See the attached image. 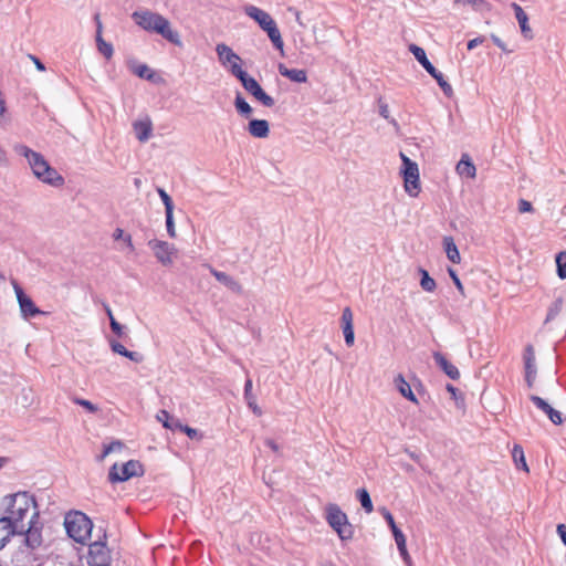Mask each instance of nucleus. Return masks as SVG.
I'll return each instance as SVG.
<instances>
[{"instance_id": "1", "label": "nucleus", "mask_w": 566, "mask_h": 566, "mask_svg": "<svg viewBox=\"0 0 566 566\" xmlns=\"http://www.w3.org/2000/svg\"><path fill=\"white\" fill-rule=\"evenodd\" d=\"M13 150L28 160L33 175L39 180L52 187H62L64 185L63 176L60 175L55 168L50 166L42 154L34 151L23 144H15Z\"/></svg>"}, {"instance_id": "2", "label": "nucleus", "mask_w": 566, "mask_h": 566, "mask_svg": "<svg viewBox=\"0 0 566 566\" xmlns=\"http://www.w3.org/2000/svg\"><path fill=\"white\" fill-rule=\"evenodd\" d=\"M144 30L161 35L169 43L182 46L179 32L171 28V23L164 15L144 10Z\"/></svg>"}, {"instance_id": "3", "label": "nucleus", "mask_w": 566, "mask_h": 566, "mask_svg": "<svg viewBox=\"0 0 566 566\" xmlns=\"http://www.w3.org/2000/svg\"><path fill=\"white\" fill-rule=\"evenodd\" d=\"M244 13L249 18L253 19L259 27L266 32L275 49L280 51L283 50L284 42L282 40L281 32L274 19L266 11L250 4L244 7Z\"/></svg>"}, {"instance_id": "4", "label": "nucleus", "mask_w": 566, "mask_h": 566, "mask_svg": "<svg viewBox=\"0 0 566 566\" xmlns=\"http://www.w3.org/2000/svg\"><path fill=\"white\" fill-rule=\"evenodd\" d=\"M64 526L71 538L77 543L84 544L91 536L93 523L86 514L75 511L65 515Z\"/></svg>"}, {"instance_id": "5", "label": "nucleus", "mask_w": 566, "mask_h": 566, "mask_svg": "<svg viewBox=\"0 0 566 566\" xmlns=\"http://www.w3.org/2000/svg\"><path fill=\"white\" fill-rule=\"evenodd\" d=\"M325 511L327 523L338 534L339 538L342 541L350 539L354 534L353 526L340 507L337 504L329 503Z\"/></svg>"}, {"instance_id": "6", "label": "nucleus", "mask_w": 566, "mask_h": 566, "mask_svg": "<svg viewBox=\"0 0 566 566\" xmlns=\"http://www.w3.org/2000/svg\"><path fill=\"white\" fill-rule=\"evenodd\" d=\"M31 505L35 506V501L33 497L29 496L27 492L18 493L12 496L9 517L14 522V525L18 526L19 534H22L24 527L28 525V523H24V518L29 514Z\"/></svg>"}, {"instance_id": "7", "label": "nucleus", "mask_w": 566, "mask_h": 566, "mask_svg": "<svg viewBox=\"0 0 566 566\" xmlns=\"http://www.w3.org/2000/svg\"><path fill=\"white\" fill-rule=\"evenodd\" d=\"M409 50L422 67L437 81L444 95L451 97L453 95L452 86L446 81L443 74L428 60L426 51L416 44H411Z\"/></svg>"}, {"instance_id": "8", "label": "nucleus", "mask_w": 566, "mask_h": 566, "mask_svg": "<svg viewBox=\"0 0 566 566\" xmlns=\"http://www.w3.org/2000/svg\"><path fill=\"white\" fill-rule=\"evenodd\" d=\"M402 168L401 174L405 181V190L411 197H417L420 192L419 168L417 163L400 153Z\"/></svg>"}, {"instance_id": "9", "label": "nucleus", "mask_w": 566, "mask_h": 566, "mask_svg": "<svg viewBox=\"0 0 566 566\" xmlns=\"http://www.w3.org/2000/svg\"><path fill=\"white\" fill-rule=\"evenodd\" d=\"M235 71L238 73L237 78L241 82V85L249 94L265 107L274 106V98L264 92L254 77L250 76L245 71Z\"/></svg>"}, {"instance_id": "10", "label": "nucleus", "mask_w": 566, "mask_h": 566, "mask_svg": "<svg viewBox=\"0 0 566 566\" xmlns=\"http://www.w3.org/2000/svg\"><path fill=\"white\" fill-rule=\"evenodd\" d=\"M148 247L161 265L170 266L174 263V259L177 254V250L174 244L154 239L148 241Z\"/></svg>"}, {"instance_id": "11", "label": "nucleus", "mask_w": 566, "mask_h": 566, "mask_svg": "<svg viewBox=\"0 0 566 566\" xmlns=\"http://www.w3.org/2000/svg\"><path fill=\"white\" fill-rule=\"evenodd\" d=\"M216 52L220 63L226 67L228 66L229 72L233 76L237 77L238 73L235 70L243 71L241 66V57L229 45L224 43H219L216 46Z\"/></svg>"}, {"instance_id": "12", "label": "nucleus", "mask_w": 566, "mask_h": 566, "mask_svg": "<svg viewBox=\"0 0 566 566\" xmlns=\"http://www.w3.org/2000/svg\"><path fill=\"white\" fill-rule=\"evenodd\" d=\"M88 566H109L111 552L103 541H95L88 547Z\"/></svg>"}, {"instance_id": "13", "label": "nucleus", "mask_w": 566, "mask_h": 566, "mask_svg": "<svg viewBox=\"0 0 566 566\" xmlns=\"http://www.w3.org/2000/svg\"><path fill=\"white\" fill-rule=\"evenodd\" d=\"M380 512H381L382 517L386 520L388 526L390 527V530L392 532L395 542L397 544V547H398V551H399L401 557L403 558L405 562H409L410 556L408 554L407 546H406V536L403 535L401 530L398 528V526L395 523L392 514L386 507H382L380 510Z\"/></svg>"}, {"instance_id": "14", "label": "nucleus", "mask_w": 566, "mask_h": 566, "mask_svg": "<svg viewBox=\"0 0 566 566\" xmlns=\"http://www.w3.org/2000/svg\"><path fill=\"white\" fill-rule=\"evenodd\" d=\"M140 467L138 461L129 460L124 463L120 468L115 463L108 472V480L112 483L124 482L136 475V468Z\"/></svg>"}, {"instance_id": "15", "label": "nucleus", "mask_w": 566, "mask_h": 566, "mask_svg": "<svg viewBox=\"0 0 566 566\" xmlns=\"http://www.w3.org/2000/svg\"><path fill=\"white\" fill-rule=\"evenodd\" d=\"M13 287H14V292L17 294V300H18V303H19V306H20V311H21V314H22L23 318L29 319V318L34 317L36 315L44 314V312H42L34 304V302L31 300V297L28 296L23 292L22 287L18 283H14Z\"/></svg>"}, {"instance_id": "16", "label": "nucleus", "mask_w": 566, "mask_h": 566, "mask_svg": "<svg viewBox=\"0 0 566 566\" xmlns=\"http://www.w3.org/2000/svg\"><path fill=\"white\" fill-rule=\"evenodd\" d=\"M523 361L525 382L528 388H532L536 379L537 368L534 347L531 344H528L524 349Z\"/></svg>"}, {"instance_id": "17", "label": "nucleus", "mask_w": 566, "mask_h": 566, "mask_svg": "<svg viewBox=\"0 0 566 566\" xmlns=\"http://www.w3.org/2000/svg\"><path fill=\"white\" fill-rule=\"evenodd\" d=\"M39 514L34 512L32 514L31 520L28 522V525L24 527V532L21 535H24V542L28 547L34 549L42 544V535L40 530L35 526L36 518Z\"/></svg>"}, {"instance_id": "18", "label": "nucleus", "mask_w": 566, "mask_h": 566, "mask_svg": "<svg viewBox=\"0 0 566 566\" xmlns=\"http://www.w3.org/2000/svg\"><path fill=\"white\" fill-rule=\"evenodd\" d=\"M530 400L539 409L542 410L543 412H545L549 420L554 423V424H562L563 423V417H562V413L557 410H555L553 407H551L549 403H547V401H545L543 398H541L539 396H536V395H532L530 397Z\"/></svg>"}, {"instance_id": "19", "label": "nucleus", "mask_w": 566, "mask_h": 566, "mask_svg": "<svg viewBox=\"0 0 566 566\" xmlns=\"http://www.w3.org/2000/svg\"><path fill=\"white\" fill-rule=\"evenodd\" d=\"M209 269H210V273L216 277V280L218 282L223 284L230 291H232L237 294H242V292H243L242 285L237 280H234L232 276H230L226 272L218 271L211 266H209Z\"/></svg>"}, {"instance_id": "20", "label": "nucleus", "mask_w": 566, "mask_h": 566, "mask_svg": "<svg viewBox=\"0 0 566 566\" xmlns=\"http://www.w3.org/2000/svg\"><path fill=\"white\" fill-rule=\"evenodd\" d=\"M94 20L96 22V45L98 52L104 55L107 60L113 56L114 50L113 45L106 42L102 36V22L99 20V14H95Z\"/></svg>"}, {"instance_id": "21", "label": "nucleus", "mask_w": 566, "mask_h": 566, "mask_svg": "<svg viewBox=\"0 0 566 566\" xmlns=\"http://www.w3.org/2000/svg\"><path fill=\"white\" fill-rule=\"evenodd\" d=\"M511 7L514 10L515 18L518 22V25H520L523 36L528 40L533 39V31L528 25V17L525 13V11L523 10V8L515 2H513L511 4Z\"/></svg>"}, {"instance_id": "22", "label": "nucleus", "mask_w": 566, "mask_h": 566, "mask_svg": "<svg viewBox=\"0 0 566 566\" xmlns=\"http://www.w3.org/2000/svg\"><path fill=\"white\" fill-rule=\"evenodd\" d=\"M432 356H433L436 364L443 370V373L448 377H450L452 380H458L460 378L459 369L457 368V366L451 364L444 357V355H442L440 352H434Z\"/></svg>"}, {"instance_id": "23", "label": "nucleus", "mask_w": 566, "mask_h": 566, "mask_svg": "<svg viewBox=\"0 0 566 566\" xmlns=\"http://www.w3.org/2000/svg\"><path fill=\"white\" fill-rule=\"evenodd\" d=\"M248 132L252 137L266 138L270 134V125L265 119L253 118L248 124Z\"/></svg>"}, {"instance_id": "24", "label": "nucleus", "mask_w": 566, "mask_h": 566, "mask_svg": "<svg viewBox=\"0 0 566 566\" xmlns=\"http://www.w3.org/2000/svg\"><path fill=\"white\" fill-rule=\"evenodd\" d=\"M279 73L295 83H305L307 81V73L302 69H289L283 63L279 64Z\"/></svg>"}, {"instance_id": "25", "label": "nucleus", "mask_w": 566, "mask_h": 566, "mask_svg": "<svg viewBox=\"0 0 566 566\" xmlns=\"http://www.w3.org/2000/svg\"><path fill=\"white\" fill-rule=\"evenodd\" d=\"M455 169L460 176H464L467 178H474L476 175V168L468 154L462 155Z\"/></svg>"}, {"instance_id": "26", "label": "nucleus", "mask_w": 566, "mask_h": 566, "mask_svg": "<svg viewBox=\"0 0 566 566\" xmlns=\"http://www.w3.org/2000/svg\"><path fill=\"white\" fill-rule=\"evenodd\" d=\"M0 531L4 533L1 538V547L4 546V542L12 535L19 534L18 526L14 525V522L8 516H3L0 518Z\"/></svg>"}, {"instance_id": "27", "label": "nucleus", "mask_w": 566, "mask_h": 566, "mask_svg": "<svg viewBox=\"0 0 566 566\" xmlns=\"http://www.w3.org/2000/svg\"><path fill=\"white\" fill-rule=\"evenodd\" d=\"M395 385L398 389V391L405 397L407 398L409 401L413 402V403H418V399L417 397L415 396V394L412 392L411 388H410V385L406 381V379L403 378L402 375H398L396 378H395Z\"/></svg>"}, {"instance_id": "28", "label": "nucleus", "mask_w": 566, "mask_h": 566, "mask_svg": "<svg viewBox=\"0 0 566 566\" xmlns=\"http://www.w3.org/2000/svg\"><path fill=\"white\" fill-rule=\"evenodd\" d=\"M244 399L255 416L262 415L260 407L256 405V398L252 394V380L250 378H248L244 384Z\"/></svg>"}, {"instance_id": "29", "label": "nucleus", "mask_w": 566, "mask_h": 566, "mask_svg": "<svg viewBox=\"0 0 566 566\" xmlns=\"http://www.w3.org/2000/svg\"><path fill=\"white\" fill-rule=\"evenodd\" d=\"M443 247H444V251L447 253L448 259L452 263H460V260H461L460 252L454 243L453 238L446 237L443 239Z\"/></svg>"}, {"instance_id": "30", "label": "nucleus", "mask_w": 566, "mask_h": 566, "mask_svg": "<svg viewBox=\"0 0 566 566\" xmlns=\"http://www.w3.org/2000/svg\"><path fill=\"white\" fill-rule=\"evenodd\" d=\"M512 458L517 469L528 472V467L525 460L524 450L521 446L515 444L512 450Z\"/></svg>"}, {"instance_id": "31", "label": "nucleus", "mask_w": 566, "mask_h": 566, "mask_svg": "<svg viewBox=\"0 0 566 566\" xmlns=\"http://www.w3.org/2000/svg\"><path fill=\"white\" fill-rule=\"evenodd\" d=\"M111 348L114 353L125 356L130 360L138 361V353L127 350L120 343L111 339L109 340Z\"/></svg>"}, {"instance_id": "32", "label": "nucleus", "mask_w": 566, "mask_h": 566, "mask_svg": "<svg viewBox=\"0 0 566 566\" xmlns=\"http://www.w3.org/2000/svg\"><path fill=\"white\" fill-rule=\"evenodd\" d=\"M234 107L237 112L244 117H249L253 112L250 104L242 97L240 93H238L234 98Z\"/></svg>"}, {"instance_id": "33", "label": "nucleus", "mask_w": 566, "mask_h": 566, "mask_svg": "<svg viewBox=\"0 0 566 566\" xmlns=\"http://www.w3.org/2000/svg\"><path fill=\"white\" fill-rule=\"evenodd\" d=\"M356 496L366 513H371L374 511L373 501L366 489H358L356 492Z\"/></svg>"}, {"instance_id": "34", "label": "nucleus", "mask_w": 566, "mask_h": 566, "mask_svg": "<svg viewBox=\"0 0 566 566\" xmlns=\"http://www.w3.org/2000/svg\"><path fill=\"white\" fill-rule=\"evenodd\" d=\"M419 273L421 275L420 286L426 292H433L437 287L436 281L429 275L428 271L420 268Z\"/></svg>"}, {"instance_id": "35", "label": "nucleus", "mask_w": 566, "mask_h": 566, "mask_svg": "<svg viewBox=\"0 0 566 566\" xmlns=\"http://www.w3.org/2000/svg\"><path fill=\"white\" fill-rule=\"evenodd\" d=\"M563 297H557L548 307L547 310V315H546V318H545V323H548L553 319H555L559 313L562 312V308H563Z\"/></svg>"}, {"instance_id": "36", "label": "nucleus", "mask_w": 566, "mask_h": 566, "mask_svg": "<svg viewBox=\"0 0 566 566\" xmlns=\"http://www.w3.org/2000/svg\"><path fill=\"white\" fill-rule=\"evenodd\" d=\"M124 443L120 440H114L108 444H104V450L101 455L97 457V461H103L108 454L113 452H119L124 449Z\"/></svg>"}, {"instance_id": "37", "label": "nucleus", "mask_w": 566, "mask_h": 566, "mask_svg": "<svg viewBox=\"0 0 566 566\" xmlns=\"http://www.w3.org/2000/svg\"><path fill=\"white\" fill-rule=\"evenodd\" d=\"M103 307L109 318V324H111V328H112L113 333H115L118 337H120L123 334V326L115 319L113 312L108 304L103 303Z\"/></svg>"}, {"instance_id": "38", "label": "nucleus", "mask_w": 566, "mask_h": 566, "mask_svg": "<svg viewBox=\"0 0 566 566\" xmlns=\"http://www.w3.org/2000/svg\"><path fill=\"white\" fill-rule=\"evenodd\" d=\"M161 415L163 417H165V428L170 429L172 431H181L184 424L179 421V419L170 416L166 410H161Z\"/></svg>"}, {"instance_id": "39", "label": "nucleus", "mask_w": 566, "mask_h": 566, "mask_svg": "<svg viewBox=\"0 0 566 566\" xmlns=\"http://www.w3.org/2000/svg\"><path fill=\"white\" fill-rule=\"evenodd\" d=\"M144 78L155 84L166 83L165 78L158 72L149 69L146 64H144Z\"/></svg>"}, {"instance_id": "40", "label": "nucleus", "mask_w": 566, "mask_h": 566, "mask_svg": "<svg viewBox=\"0 0 566 566\" xmlns=\"http://www.w3.org/2000/svg\"><path fill=\"white\" fill-rule=\"evenodd\" d=\"M557 275L562 279H566V252H559L556 255Z\"/></svg>"}, {"instance_id": "41", "label": "nucleus", "mask_w": 566, "mask_h": 566, "mask_svg": "<svg viewBox=\"0 0 566 566\" xmlns=\"http://www.w3.org/2000/svg\"><path fill=\"white\" fill-rule=\"evenodd\" d=\"M379 106V115L387 119L391 125L397 126V120L389 115L388 104L382 99V97L378 98Z\"/></svg>"}, {"instance_id": "42", "label": "nucleus", "mask_w": 566, "mask_h": 566, "mask_svg": "<svg viewBox=\"0 0 566 566\" xmlns=\"http://www.w3.org/2000/svg\"><path fill=\"white\" fill-rule=\"evenodd\" d=\"M165 214H166L167 233L170 238H175L176 229H175V222H174V210H167V211H165Z\"/></svg>"}, {"instance_id": "43", "label": "nucleus", "mask_w": 566, "mask_h": 566, "mask_svg": "<svg viewBox=\"0 0 566 566\" xmlns=\"http://www.w3.org/2000/svg\"><path fill=\"white\" fill-rule=\"evenodd\" d=\"M157 191H158V193L163 200V203L165 206V211L174 210V202H172L171 197L163 188H157Z\"/></svg>"}, {"instance_id": "44", "label": "nucleus", "mask_w": 566, "mask_h": 566, "mask_svg": "<svg viewBox=\"0 0 566 566\" xmlns=\"http://www.w3.org/2000/svg\"><path fill=\"white\" fill-rule=\"evenodd\" d=\"M343 334L345 338V343L348 347L354 345L355 340V334H354V327L353 326H343Z\"/></svg>"}, {"instance_id": "45", "label": "nucleus", "mask_w": 566, "mask_h": 566, "mask_svg": "<svg viewBox=\"0 0 566 566\" xmlns=\"http://www.w3.org/2000/svg\"><path fill=\"white\" fill-rule=\"evenodd\" d=\"M74 402L78 406L84 407L88 412L94 413L98 410L97 406L92 403L91 401L82 398H75Z\"/></svg>"}, {"instance_id": "46", "label": "nucleus", "mask_w": 566, "mask_h": 566, "mask_svg": "<svg viewBox=\"0 0 566 566\" xmlns=\"http://www.w3.org/2000/svg\"><path fill=\"white\" fill-rule=\"evenodd\" d=\"M353 326V312L349 307H345L342 313V327Z\"/></svg>"}, {"instance_id": "47", "label": "nucleus", "mask_w": 566, "mask_h": 566, "mask_svg": "<svg viewBox=\"0 0 566 566\" xmlns=\"http://www.w3.org/2000/svg\"><path fill=\"white\" fill-rule=\"evenodd\" d=\"M128 67L133 74L142 78V63H139L137 60H129Z\"/></svg>"}, {"instance_id": "48", "label": "nucleus", "mask_w": 566, "mask_h": 566, "mask_svg": "<svg viewBox=\"0 0 566 566\" xmlns=\"http://www.w3.org/2000/svg\"><path fill=\"white\" fill-rule=\"evenodd\" d=\"M181 431L185 432L191 440H198L202 437V434L197 429L190 428L188 426H184Z\"/></svg>"}, {"instance_id": "49", "label": "nucleus", "mask_w": 566, "mask_h": 566, "mask_svg": "<svg viewBox=\"0 0 566 566\" xmlns=\"http://www.w3.org/2000/svg\"><path fill=\"white\" fill-rule=\"evenodd\" d=\"M153 132V123L149 117H144V142H146Z\"/></svg>"}, {"instance_id": "50", "label": "nucleus", "mask_w": 566, "mask_h": 566, "mask_svg": "<svg viewBox=\"0 0 566 566\" xmlns=\"http://www.w3.org/2000/svg\"><path fill=\"white\" fill-rule=\"evenodd\" d=\"M448 272H449V274H450V276H451V279H452V281H453V283H454L455 287L458 289V291H459L461 294H463V290H464V289H463V285H462V283H461L460 279L458 277V275H457L455 271H454L453 269H449V270H448Z\"/></svg>"}, {"instance_id": "51", "label": "nucleus", "mask_w": 566, "mask_h": 566, "mask_svg": "<svg viewBox=\"0 0 566 566\" xmlns=\"http://www.w3.org/2000/svg\"><path fill=\"white\" fill-rule=\"evenodd\" d=\"M518 211L521 213H525V212H532L533 211V206L530 201L525 200V199H520L518 201Z\"/></svg>"}, {"instance_id": "52", "label": "nucleus", "mask_w": 566, "mask_h": 566, "mask_svg": "<svg viewBox=\"0 0 566 566\" xmlns=\"http://www.w3.org/2000/svg\"><path fill=\"white\" fill-rule=\"evenodd\" d=\"M484 41H485V36H483V35L476 36L468 42L467 48L469 51H471V50L475 49L478 45L482 44Z\"/></svg>"}, {"instance_id": "53", "label": "nucleus", "mask_w": 566, "mask_h": 566, "mask_svg": "<svg viewBox=\"0 0 566 566\" xmlns=\"http://www.w3.org/2000/svg\"><path fill=\"white\" fill-rule=\"evenodd\" d=\"M491 40L493 41V43L499 48L501 49L503 52L505 53H510L512 52L511 50H509L505 45V43L495 34H491Z\"/></svg>"}, {"instance_id": "54", "label": "nucleus", "mask_w": 566, "mask_h": 566, "mask_svg": "<svg viewBox=\"0 0 566 566\" xmlns=\"http://www.w3.org/2000/svg\"><path fill=\"white\" fill-rule=\"evenodd\" d=\"M133 127L136 138L142 142V119H135Z\"/></svg>"}, {"instance_id": "55", "label": "nucleus", "mask_w": 566, "mask_h": 566, "mask_svg": "<svg viewBox=\"0 0 566 566\" xmlns=\"http://www.w3.org/2000/svg\"><path fill=\"white\" fill-rule=\"evenodd\" d=\"M557 533L562 539V542L565 544L566 546V526L564 524H558L557 525Z\"/></svg>"}, {"instance_id": "56", "label": "nucleus", "mask_w": 566, "mask_h": 566, "mask_svg": "<svg viewBox=\"0 0 566 566\" xmlns=\"http://www.w3.org/2000/svg\"><path fill=\"white\" fill-rule=\"evenodd\" d=\"M8 165V155L3 147L0 145V167Z\"/></svg>"}, {"instance_id": "57", "label": "nucleus", "mask_w": 566, "mask_h": 566, "mask_svg": "<svg viewBox=\"0 0 566 566\" xmlns=\"http://www.w3.org/2000/svg\"><path fill=\"white\" fill-rule=\"evenodd\" d=\"M265 446H268L274 452L279 451V444L274 440H272V439H266L265 440Z\"/></svg>"}, {"instance_id": "58", "label": "nucleus", "mask_w": 566, "mask_h": 566, "mask_svg": "<svg viewBox=\"0 0 566 566\" xmlns=\"http://www.w3.org/2000/svg\"><path fill=\"white\" fill-rule=\"evenodd\" d=\"M30 57L32 59V61L34 62L35 67L39 71H44L45 70L44 64L36 56L30 55Z\"/></svg>"}, {"instance_id": "59", "label": "nucleus", "mask_w": 566, "mask_h": 566, "mask_svg": "<svg viewBox=\"0 0 566 566\" xmlns=\"http://www.w3.org/2000/svg\"><path fill=\"white\" fill-rule=\"evenodd\" d=\"M446 388H447V390L452 395V397H453L454 399H457V398H458V394H459L458 388H455V387H454L453 385H451V384H448Z\"/></svg>"}, {"instance_id": "60", "label": "nucleus", "mask_w": 566, "mask_h": 566, "mask_svg": "<svg viewBox=\"0 0 566 566\" xmlns=\"http://www.w3.org/2000/svg\"><path fill=\"white\" fill-rule=\"evenodd\" d=\"M133 19L136 22V24L142 25V13L138 11H135L133 13Z\"/></svg>"}, {"instance_id": "61", "label": "nucleus", "mask_w": 566, "mask_h": 566, "mask_svg": "<svg viewBox=\"0 0 566 566\" xmlns=\"http://www.w3.org/2000/svg\"><path fill=\"white\" fill-rule=\"evenodd\" d=\"M124 237V231L122 229H116L114 232V239L119 240Z\"/></svg>"}, {"instance_id": "62", "label": "nucleus", "mask_w": 566, "mask_h": 566, "mask_svg": "<svg viewBox=\"0 0 566 566\" xmlns=\"http://www.w3.org/2000/svg\"><path fill=\"white\" fill-rule=\"evenodd\" d=\"M157 419H158V421H160V422L163 423V426L165 427V417H163V415H161V410L158 412V415H157Z\"/></svg>"}, {"instance_id": "63", "label": "nucleus", "mask_w": 566, "mask_h": 566, "mask_svg": "<svg viewBox=\"0 0 566 566\" xmlns=\"http://www.w3.org/2000/svg\"><path fill=\"white\" fill-rule=\"evenodd\" d=\"M294 14H295V19H296V21L302 25V22H301V13H300V11L294 10Z\"/></svg>"}, {"instance_id": "64", "label": "nucleus", "mask_w": 566, "mask_h": 566, "mask_svg": "<svg viewBox=\"0 0 566 566\" xmlns=\"http://www.w3.org/2000/svg\"><path fill=\"white\" fill-rule=\"evenodd\" d=\"M8 462V458L0 457V469Z\"/></svg>"}]
</instances>
